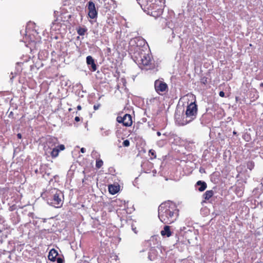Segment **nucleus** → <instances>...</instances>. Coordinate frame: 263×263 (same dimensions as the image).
I'll return each mask as SVG.
<instances>
[{
	"label": "nucleus",
	"instance_id": "nucleus-12",
	"mask_svg": "<svg viewBox=\"0 0 263 263\" xmlns=\"http://www.w3.org/2000/svg\"><path fill=\"white\" fill-rule=\"evenodd\" d=\"M196 186L197 187V189L199 191L202 192L206 189L207 185L206 183L205 182L202 181H198L197 182L196 184Z\"/></svg>",
	"mask_w": 263,
	"mask_h": 263
},
{
	"label": "nucleus",
	"instance_id": "nucleus-4",
	"mask_svg": "<svg viewBox=\"0 0 263 263\" xmlns=\"http://www.w3.org/2000/svg\"><path fill=\"white\" fill-rule=\"evenodd\" d=\"M53 195L47 200L48 203L55 208H61L64 202V196L61 191L54 189L52 192Z\"/></svg>",
	"mask_w": 263,
	"mask_h": 263
},
{
	"label": "nucleus",
	"instance_id": "nucleus-30",
	"mask_svg": "<svg viewBox=\"0 0 263 263\" xmlns=\"http://www.w3.org/2000/svg\"><path fill=\"white\" fill-rule=\"evenodd\" d=\"M4 222V218L0 216V223H3Z\"/></svg>",
	"mask_w": 263,
	"mask_h": 263
},
{
	"label": "nucleus",
	"instance_id": "nucleus-19",
	"mask_svg": "<svg viewBox=\"0 0 263 263\" xmlns=\"http://www.w3.org/2000/svg\"><path fill=\"white\" fill-rule=\"evenodd\" d=\"M103 162L101 159H97L96 160V166L98 168H100L103 165Z\"/></svg>",
	"mask_w": 263,
	"mask_h": 263
},
{
	"label": "nucleus",
	"instance_id": "nucleus-31",
	"mask_svg": "<svg viewBox=\"0 0 263 263\" xmlns=\"http://www.w3.org/2000/svg\"><path fill=\"white\" fill-rule=\"evenodd\" d=\"M81 152L82 153H84L85 152V149L83 147L81 148Z\"/></svg>",
	"mask_w": 263,
	"mask_h": 263
},
{
	"label": "nucleus",
	"instance_id": "nucleus-34",
	"mask_svg": "<svg viewBox=\"0 0 263 263\" xmlns=\"http://www.w3.org/2000/svg\"><path fill=\"white\" fill-rule=\"evenodd\" d=\"M81 108H81V106L80 105H78V106H77V109H78V110H80L81 109Z\"/></svg>",
	"mask_w": 263,
	"mask_h": 263
},
{
	"label": "nucleus",
	"instance_id": "nucleus-21",
	"mask_svg": "<svg viewBox=\"0 0 263 263\" xmlns=\"http://www.w3.org/2000/svg\"><path fill=\"white\" fill-rule=\"evenodd\" d=\"M247 165H248V168L249 170H251L254 167V163L252 162H248Z\"/></svg>",
	"mask_w": 263,
	"mask_h": 263
},
{
	"label": "nucleus",
	"instance_id": "nucleus-26",
	"mask_svg": "<svg viewBox=\"0 0 263 263\" xmlns=\"http://www.w3.org/2000/svg\"><path fill=\"white\" fill-rule=\"evenodd\" d=\"M60 151H63L65 149V146L63 144H61L59 146Z\"/></svg>",
	"mask_w": 263,
	"mask_h": 263
},
{
	"label": "nucleus",
	"instance_id": "nucleus-8",
	"mask_svg": "<svg viewBox=\"0 0 263 263\" xmlns=\"http://www.w3.org/2000/svg\"><path fill=\"white\" fill-rule=\"evenodd\" d=\"M58 140L55 137H49L47 141L46 145L44 146V151L46 154L48 150L51 149L53 147H57L58 143Z\"/></svg>",
	"mask_w": 263,
	"mask_h": 263
},
{
	"label": "nucleus",
	"instance_id": "nucleus-24",
	"mask_svg": "<svg viewBox=\"0 0 263 263\" xmlns=\"http://www.w3.org/2000/svg\"><path fill=\"white\" fill-rule=\"evenodd\" d=\"M56 260L58 263H63L64 261L63 259L61 257H58L57 258H56Z\"/></svg>",
	"mask_w": 263,
	"mask_h": 263
},
{
	"label": "nucleus",
	"instance_id": "nucleus-3",
	"mask_svg": "<svg viewBox=\"0 0 263 263\" xmlns=\"http://www.w3.org/2000/svg\"><path fill=\"white\" fill-rule=\"evenodd\" d=\"M197 114V106L195 101L192 102L187 106L185 111V117L183 119L182 125H186L196 118Z\"/></svg>",
	"mask_w": 263,
	"mask_h": 263
},
{
	"label": "nucleus",
	"instance_id": "nucleus-9",
	"mask_svg": "<svg viewBox=\"0 0 263 263\" xmlns=\"http://www.w3.org/2000/svg\"><path fill=\"white\" fill-rule=\"evenodd\" d=\"M88 9L89 10V16L92 19L96 18L97 15V12L96 9L95 5L92 2L90 1L88 2Z\"/></svg>",
	"mask_w": 263,
	"mask_h": 263
},
{
	"label": "nucleus",
	"instance_id": "nucleus-20",
	"mask_svg": "<svg viewBox=\"0 0 263 263\" xmlns=\"http://www.w3.org/2000/svg\"><path fill=\"white\" fill-rule=\"evenodd\" d=\"M86 30L84 28H80L78 30V33L80 35H83L84 34Z\"/></svg>",
	"mask_w": 263,
	"mask_h": 263
},
{
	"label": "nucleus",
	"instance_id": "nucleus-33",
	"mask_svg": "<svg viewBox=\"0 0 263 263\" xmlns=\"http://www.w3.org/2000/svg\"><path fill=\"white\" fill-rule=\"evenodd\" d=\"M17 137H18V138H19V139H21V138H22V135H21V134H18L17 135Z\"/></svg>",
	"mask_w": 263,
	"mask_h": 263
},
{
	"label": "nucleus",
	"instance_id": "nucleus-22",
	"mask_svg": "<svg viewBox=\"0 0 263 263\" xmlns=\"http://www.w3.org/2000/svg\"><path fill=\"white\" fill-rule=\"evenodd\" d=\"M123 145L127 147L129 145V141L128 140H125L123 142Z\"/></svg>",
	"mask_w": 263,
	"mask_h": 263
},
{
	"label": "nucleus",
	"instance_id": "nucleus-23",
	"mask_svg": "<svg viewBox=\"0 0 263 263\" xmlns=\"http://www.w3.org/2000/svg\"><path fill=\"white\" fill-rule=\"evenodd\" d=\"M56 26H58V24L55 23H53L51 27V29H52L53 30H56V29H57Z\"/></svg>",
	"mask_w": 263,
	"mask_h": 263
},
{
	"label": "nucleus",
	"instance_id": "nucleus-36",
	"mask_svg": "<svg viewBox=\"0 0 263 263\" xmlns=\"http://www.w3.org/2000/svg\"><path fill=\"white\" fill-rule=\"evenodd\" d=\"M133 230L135 232V233H137V232L136 231V229L133 228Z\"/></svg>",
	"mask_w": 263,
	"mask_h": 263
},
{
	"label": "nucleus",
	"instance_id": "nucleus-37",
	"mask_svg": "<svg viewBox=\"0 0 263 263\" xmlns=\"http://www.w3.org/2000/svg\"><path fill=\"white\" fill-rule=\"evenodd\" d=\"M233 134H234V135H235V134H236V132L234 131V132H233Z\"/></svg>",
	"mask_w": 263,
	"mask_h": 263
},
{
	"label": "nucleus",
	"instance_id": "nucleus-18",
	"mask_svg": "<svg viewBox=\"0 0 263 263\" xmlns=\"http://www.w3.org/2000/svg\"><path fill=\"white\" fill-rule=\"evenodd\" d=\"M214 195V192L213 190H208L205 192V193L203 194V198L205 200H209L210 198H211Z\"/></svg>",
	"mask_w": 263,
	"mask_h": 263
},
{
	"label": "nucleus",
	"instance_id": "nucleus-27",
	"mask_svg": "<svg viewBox=\"0 0 263 263\" xmlns=\"http://www.w3.org/2000/svg\"><path fill=\"white\" fill-rule=\"evenodd\" d=\"M186 97H189V98H191L192 100H195V96L192 94L190 95H187Z\"/></svg>",
	"mask_w": 263,
	"mask_h": 263
},
{
	"label": "nucleus",
	"instance_id": "nucleus-6",
	"mask_svg": "<svg viewBox=\"0 0 263 263\" xmlns=\"http://www.w3.org/2000/svg\"><path fill=\"white\" fill-rule=\"evenodd\" d=\"M154 86L156 91L160 95H162L168 91V86L163 79L156 80Z\"/></svg>",
	"mask_w": 263,
	"mask_h": 263
},
{
	"label": "nucleus",
	"instance_id": "nucleus-32",
	"mask_svg": "<svg viewBox=\"0 0 263 263\" xmlns=\"http://www.w3.org/2000/svg\"><path fill=\"white\" fill-rule=\"evenodd\" d=\"M74 119H75V121H76L77 122H78L80 121V118L78 117H76Z\"/></svg>",
	"mask_w": 263,
	"mask_h": 263
},
{
	"label": "nucleus",
	"instance_id": "nucleus-29",
	"mask_svg": "<svg viewBox=\"0 0 263 263\" xmlns=\"http://www.w3.org/2000/svg\"><path fill=\"white\" fill-rule=\"evenodd\" d=\"M100 107V105L99 104H98V105H95L93 106V108L95 110H97L99 109V108Z\"/></svg>",
	"mask_w": 263,
	"mask_h": 263
},
{
	"label": "nucleus",
	"instance_id": "nucleus-17",
	"mask_svg": "<svg viewBox=\"0 0 263 263\" xmlns=\"http://www.w3.org/2000/svg\"><path fill=\"white\" fill-rule=\"evenodd\" d=\"M157 256L156 251L155 249H151L149 252L148 258L151 260H154Z\"/></svg>",
	"mask_w": 263,
	"mask_h": 263
},
{
	"label": "nucleus",
	"instance_id": "nucleus-11",
	"mask_svg": "<svg viewBox=\"0 0 263 263\" xmlns=\"http://www.w3.org/2000/svg\"><path fill=\"white\" fill-rule=\"evenodd\" d=\"M120 190V186L118 184H111L108 186L109 192L114 195L118 193Z\"/></svg>",
	"mask_w": 263,
	"mask_h": 263
},
{
	"label": "nucleus",
	"instance_id": "nucleus-2",
	"mask_svg": "<svg viewBox=\"0 0 263 263\" xmlns=\"http://www.w3.org/2000/svg\"><path fill=\"white\" fill-rule=\"evenodd\" d=\"M136 61L140 67L150 66L152 64V58L150 55V50L146 47H143L135 57Z\"/></svg>",
	"mask_w": 263,
	"mask_h": 263
},
{
	"label": "nucleus",
	"instance_id": "nucleus-25",
	"mask_svg": "<svg viewBox=\"0 0 263 263\" xmlns=\"http://www.w3.org/2000/svg\"><path fill=\"white\" fill-rule=\"evenodd\" d=\"M149 153L151 154L152 156H154V158L156 157V155L155 154V151L153 149H150L149 151Z\"/></svg>",
	"mask_w": 263,
	"mask_h": 263
},
{
	"label": "nucleus",
	"instance_id": "nucleus-16",
	"mask_svg": "<svg viewBox=\"0 0 263 263\" xmlns=\"http://www.w3.org/2000/svg\"><path fill=\"white\" fill-rule=\"evenodd\" d=\"M100 130L101 131V135L103 137L108 136L111 134V130L107 127H100Z\"/></svg>",
	"mask_w": 263,
	"mask_h": 263
},
{
	"label": "nucleus",
	"instance_id": "nucleus-1",
	"mask_svg": "<svg viewBox=\"0 0 263 263\" xmlns=\"http://www.w3.org/2000/svg\"><path fill=\"white\" fill-rule=\"evenodd\" d=\"M179 215V210L176 204L167 201L161 204L158 208V217L164 223L170 224L174 222Z\"/></svg>",
	"mask_w": 263,
	"mask_h": 263
},
{
	"label": "nucleus",
	"instance_id": "nucleus-7",
	"mask_svg": "<svg viewBox=\"0 0 263 263\" xmlns=\"http://www.w3.org/2000/svg\"><path fill=\"white\" fill-rule=\"evenodd\" d=\"M117 121L125 126H130L132 124V117L129 114H125L123 117L118 116Z\"/></svg>",
	"mask_w": 263,
	"mask_h": 263
},
{
	"label": "nucleus",
	"instance_id": "nucleus-38",
	"mask_svg": "<svg viewBox=\"0 0 263 263\" xmlns=\"http://www.w3.org/2000/svg\"><path fill=\"white\" fill-rule=\"evenodd\" d=\"M160 142H161V141L158 142V144H159H159H160Z\"/></svg>",
	"mask_w": 263,
	"mask_h": 263
},
{
	"label": "nucleus",
	"instance_id": "nucleus-14",
	"mask_svg": "<svg viewBox=\"0 0 263 263\" xmlns=\"http://www.w3.org/2000/svg\"><path fill=\"white\" fill-rule=\"evenodd\" d=\"M161 234L163 236H166L167 237L172 235V232L170 230V227L168 226H165L163 230L161 231Z\"/></svg>",
	"mask_w": 263,
	"mask_h": 263
},
{
	"label": "nucleus",
	"instance_id": "nucleus-5",
	"mask_svg": "<svg viewBox=\"0 0 263 263\" xmlns=\"http://www.w3.org/2000/svg\"><path fill=\"white\" fill-rule=\"evenodd\" d=\"M154 0H142V5L145 9L151 10H157L158 13L160 14L162 12L163 2L159 1L158 3H156L157 1Z\"/></svg>",
	"mask_w": 263,
	"mask_h": 263
},
{
	"label": "nucleus",
	"instance_id": "nucleus-13",
	"mask_svg": "<svg viewBox=\"0 0 263 263\" xmlns=\"http://www.w3.org/2000/svg\"><path fill=\"white\" fill-rule=\"evenodd\" d=\"M58 253L57 251V250H55L54 249H52L49 252L48 256V259L52 261H55L56 260V257L58 256Z\"/></svg>",
	"mask_w": 263,
	"mask_h": 263
},
{
	"label": "nucleus",
	"instance_id": "nucleus-28",
	"mask_svg": "<svg viewBox=\"0 0 263 263\" xmlns=\"http://www.w3.org/2000/svg\"><path fill=\"white\" fill-rule=\"evenodd\" d=\"M224 95H225V93L223 91H220L219 92V96L221 97H224Z\"/></svg>",
	"mask_w": 263,
	"mask_h": 263
},
{
	"label": "nucleus",
	"instance_id": "nucleus-15",
	"mask_svg": "<svg viewBox=\"0 0 263 263\" xmlns=\"http://www.w3.org/2000/svg\"><path fill=\"white\" fill-rule=\"evenodd\" d=\"M59 152L60 150L55 147L48 150L47 153H50L52 158H56L59 155Z\"/></svg>",
	"mask_w": 263,
	"mask_h": 263
},
{
	"label": "nucleus",
	"instance_id": "nucleus-10",
	"mask_svg": "<svg viewBox=\"0 0 263 263\" xmlns=\"http://www.w3.org/2000/svg\"><path fill=\"white\" fill-rule=\"evenodd\" d=\"M86 63L87 65L91 66V70L95 71L97 70V66L95 63L94 60L91 56L89 55L86 58Z\"/></svg>",
	"mask_w": 263,
	"mask_h": 263
},
{
	"label": "nucleus",
	"instance_id": "nucleus-35",
	"mask_svg": "<svg viewBox=\"0 0 263 263\" xmlns=\"http://www.w3.org/2000/svg\"><path fill=\"white\" fill-rule=\"evenodd\" d=\"M157 135L158 136H160L161 135V133L160 132H158L157 133Z\"/></svg>",
	"mask_w": 263,
	"mask_h": 263
}]
</instances>
